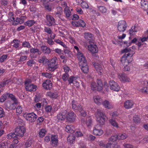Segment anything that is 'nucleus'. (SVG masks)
<instances>
[{"label": "nucleus", "instance_id": "obj_1", "mask_svg": "<svg viewBox=\"0 0 148 148\" xmlns=\"http://www.w3.org/2000/svg\"><path fill=\"white\" fill-rule=\"evenodd\" d=\"M48 69L51 71H53L58 67V59L56 57H54L47 62Z\"/></svg>", "mask_w": 148, "mask_h": 148}, {"label": "nucleus", "instance_id": "obj_2", "mask_svg": "<svg viewBox=\"0 0 148 148\" xmlns=\"http://www.w3.org/2000/svg\"><path fill=\"white\" fill-rule=\"evenodd\" d=\"M79 65L82 72L87 74L88 72V67L87 65V61L85 57L80 58H79Z\"/></svg>", "mask_w": 148, "mask_h": 148}, {"label": "nucleus", "instance_id": "obj_3", "mask_svg": "<svg viewBox=\"0 0 148 148\" xmlns=\"http://www.w3.org/2000/svg\"><path fill=\"white\" fill-rule=\"evenodd\" d=\"M26 131L25 128L23 126H19L15 129V132L17 136L23 137Z\"/></svg>", "mask_w": 148, "mask_h": 148}, {"label": "nucleus", "instance_id": "obj_4", "mask_svg": "<svg viewBox=\"0 0 148 148\" xmlns=\"http://www.w3.org/2000/svg\"><path fill=\"white\" fill-rule=\"evenodd\" d=\"M25 88L27 91H34L36 90V86L31 84L29 80L26 81L25 82Z\"/></svg>", "mask_w": 148, "mask_h": 148}, {"label": "nucleus", "instance_id": "obj_5", "mask_svg": "<svg viewBox=\"0 0 148 148\" xmlns=\"http://www.w3.org/2000/svg\"><path fill=\"white\" fill-rule=\"evenodd\" d=\"M24 116L30 123L34 122L37 117V115L34 112L25 114Z\"/></svg>", "mask_w": 148, "mask_h": 148}, {"label": "nucleus", "instance_id": "obj_6", "mask_svg": "<svg viewBox=\"0 0 148 148\" xmlns=\"http://www.w3.org/2000/svg\"><path fill=\"white\" fill-rule=\"evenodd\" d=\"M127 27V23L125 21L122 20L118 22L117 28L118 30L120 32L124 31Z\"/></svg>", "mask_w": 148, "mask_h": 148}, {"label": "nucleus", "instance_id": "obj_7", "mask_svg": "<svg viewBox=\"0 0 148 148\" xmlns=\"http://www.w3.org/2000/svg\"><path fill=\"white\" fill-rule=\"evenodd\" d=\"M109 86L110 89L114 91H118L120 89V87L118 84L113 80L109 81Z\"/></svg>", "mask_w": 148, "mask_h": 148}, {"label": "nucleus", "instance_id": "obj_8", "mask_svg": "<svg viewBox=\"0 0 148 148\" xmlns=\"http://www.w3.org/2000/svg\"><path fill=\"white\" fill-rule=\"evenodd\" d=\"M66 114V118L67 121L72 123L75 121L76 118V114L74 112H69Z\"/></svg>", "mask_w": 148, "mask_h": 148}, {"label": "nucleus", "instance_id": "obj_9", "mask_svg": "<svg viewBox=\"0 0 148 148\" xmlns=\"http://www.w3.org/2000/svg\"><path fill=\"white\" fill-rule=\"evenodd\" d=\"M47 21L46 23L47 25L51 26L55 24V20L53 17L50 15H47L46 16Z\"/></svg>", "mask_w": 148, "mask_h": 148}, {"label": "nucleus", "instance_id": "obj_10", "mask_svg": "<svg viewBox=\"0 0 148 148\" xmlns=\"http://www.w3.org/2000/svg\"><path fill=\"white\" fill-rule=\"evenodd\" d=\"M81 122L84 125H86L88 127L90 126L92 124L91 118L90 116H88L86 118H82Z\"/></svg>", "mask_w": 148, "mask_h": 148}, {"label": "nucleus", "instance_id": "obj_11", "mask_svg": "<svg viewBox=\"0 0 148 148\" xmlns=\"http://www.w3.org/2000/svg\"><path fill=\"white\" fill-rule=\"evenodd\" d=\"M127 54H125L121 58V62L124 65L128 64L132 62V58H130L128 60V56H127Z\"/></svg>", "mask_w": 148, "mask_h": 148}, {"label": "nucleus", "instance_id": "obj_12", "mask_svg": "<svg viewBox=\"0 0 148 148\" xmlns=\"http://www.w3.org/2000/svg\"><path fill=\"white\" fill-rule=\"evenodd\" d=\"M66 110H64L61 111L57 115V118L59 121L64 120L66 118L65 115L67 114Z\"/></svg>", "mask_w": 148, "mask_h": 148}, {"label": "nucleus", "instance_id": "obj_13", "mask_svg": "<svg viewBox=\"0 0 148 148\" xmlns=\"http://www.w3.org/2000/svg\"><path fill=\"white\" fill-rule=\"evenodd\" d=\"M42 86L45 89L50 90L52 87V82L49 79H47L43 82Z\"/></svg>", "mask_w": 148, "mask_h": 148}, {"label": "nucleus", "instance_id": "obj_14", "mask_svg": "<svg viewBox=\"0 0 148 148\" xmlns=\"http://www.w3.org/2000/svg\"><path fill=\"white\" fill-rule=\"evenodd\" d=\"M50 144L53 147L57 146L58 144V136L56 135H51Z\"/></svg>", "mask_w": 148, "mask_h": 148}, {"label": "nucleus", "instance_id": "obj_15", "mask_svg": "<svg viewBox=\"0 0 148 148\" xmlns=\"http://www.w3.org/2000/svg\"><path fill=\"white\" fill-rule=\"evenodd\" d=\"M99 125H97L93 128V134L96 136H101L103 133V131L100 129L98 128Z\"/></svg>", "mask_w": 148, "mask_h": 148}, {"label": "nucleus", "instance_id": "obj_16", "mask_svg": "<svg viewBox=\"0 0 148 148\" xmlns=\"http://www.w3.org/2000/svg\"><path fill=\"white\" fill-rule=\"evenodd\" d=\"M17 103L15 102L12 103L10 102H8L5 104V106L7 109L11 110H14L16 108V105Z\"/></svg>", "mask_w": 148, "mask_h": 148}, {"label": "nucleus", "instance_id": "obj_17", "mask_svg": "<svg viewBox=\"0 0 148 148\" xmlns=\"http://www.w3.org/2000/svg\"><path fill=\"white\" fill-rule=\"evenodd\" d=\"M134 104L133 101L131 100H127L124 103V107L126 109L132 108Z\"/></svg>", "mask_w": 148, "mask_h": 148}, {"label": "nucleus", "instance_id": "obj_18", "mask_svg": "<svg viewBox=\"0 0 148 148\" xmlns=\"http://www.w3.org/2000/svg\"><path fill=\"white\" fill-rule=\"evenodd\" d=\"M88 50L92 53H97L98 52V48L96 45H95L90 44L88 46Z\"/></svg>", "mask_w": 148, "mask_h": 148}, {"label": "nucleus", "instance_id": "obj_19", "mask_svg": "<svg viewBox=\"0 0 148 148\" xmlns=\"http://www.w3.org/2000/svg\"><path fill=\"white\" fill-rule=\"evenodd\" d=\"M119 79L121 81L128 82L130 81V79L123 73L119 75Z\"/></svg>", "mask_w": 148, "mask_h": 148}, {"label": "nucleus", "instance_id": "obj_20", "mask_svg": "<svg viewBox=\"0 0 148 148\" xmlns=\"http://www.w3.org/2000/svg\"><path fill=\"white\" fill-rule=\"evenodd\" d=\"M94 66L99 73H101L103 72L102 66L101 64H98L97 63H95L93 64Z\"/></svg>", "mask_w": 148, "mask_h": 148}, {"label": "nucleus", "instance_id": "obj_21", "mask_svg": "<svg viewBox=\"0 0 148 148\" xmlns=\"http://www.w3.org/2000/svg\"><path fill=\"white\" fill-rule=\"evenodd\" d=\"M84 38L87 40V41L89 42H92L93 41V37L92 34L89 33H86L84 34Z\"/></svg>", "mask_w": 148, "mask_h": 148}, {"label": "nucleus", "instance_id": "obj_22", "mask_svg": "<svg viewBox=\"0 0 148 148\" xmlns=\"http://www.w3.org/2000/svg\"><path fill=\"white\" fill-rule=\"evenodd\" d=\"M40 48L42 51L46 54H49L51 52V49L46 46H42Z\"/></svg>", "mask_w": 148, "mask_h": 148}, {"label": "nucleus", "instance_id": "obj_23", "mask_svg": "<svg viewBox=\"0 0 148 148\" xmlns=\"http://www.w3.org/2000/svg\"><path fill=\"white\" fill-rule=\"evenodd\" d=\"M46 95L51 98L56 99L58 96V93L56 92H47Z\"/></svg>", "mask_w": 148, "mask_h": 148}, {"label": "nucleus", "instance_id": "obj_24", "mask_svg": "<svg viewBox=\"0 0 148 148\" xmlns=\"http://www.w3.org/2000/svg\"><path fill=\"white\" fill-rule=\"evenodd\" d=\"M73 25H75L77 27H84L86 25V23L82 20H80L78 21H75L72 23Z\"/></svg>", "mask_w": 148, "mask_h": 148}, {"label": "nucleus", "instance_id": "obj_25", "mask_svg": "<svg viewBox=\"0 0 148 148\" xmlns=\"http://www.w3.org/2000/svg\"><path fill=\"white\" fill-rule=\"evenodd\" d=\"M98 91H101L103 89V85L101 79H97V80Z\"/></svg>", "mask_w": 148, "mask_h": 148}, {"label": "nucleus", "instance_id": "obj_26", "mask_svg": "<svg viewBox=\"0 0 148 148\" xmlns=\"http://www.w3.org/2000/svg\"><path fill=\"white\" fill-rule=\"evenodd\" d=\"M64 5L66 6L64 10V12L66 15V16L67 17H69L71 14V12L69 10V7L67 6L66 3H64Z\"/></svg>", "mask_w": 148, "mask_h": 148}, {"label": "nucleus", "instance_id": "obj_27", "mask_svg": "<svg viewBox=\"0 0 148 148\" xmlns=\"http://www.w3.org/2000/svg\"><path fill=\"white\" fill-rule=\"evenodd\" d=\"M74 127L72 125H68L66 126L65 128V130L67 132L72 134L74 132Z\"/></svg>", "mask_w": 148, "mask_h": 148}, {"label": "nucleus", "instance_id": "obj_28", "mask_svg": "<svg viewBox=\"0 0 148 148\" xmlns=\"http://www.w3.org/2000/svg\"><path fill=\"white\" fill-rule=\"evenodd\" d=\"M141 7L144 10H147L148 7V1L144 0H141Z\"/></svg>", "mask_w": 148, "mask_h": 148}, {"label": "nucleus", "instance_id": "obj_29", "mask_svg": "<svg viewBox=\"0 0 148 148\" xmlns=\"http://www.w3.org/2000/svg\"><path fill=\"white\" fill-rule=\"evenodd\" d=\"M109 121L111 125L113 127L116 128H119L118 124L116 122L114 119H111L109 120Z\"/></svg>", "mask_w": 148, "mask_h": 148}, {"label": "nucleus", "instance_id": "obj_30", "mask_svg": "<svg viewBox=\"0 0 148 148\" xmlns=\"http://www.w3.org/2000/svg\"><path fill=\"white\" fill-rule=\"evenodd\" d=\"M96 117L97 118L98 117H106V116L105 113L103 112L101 110L98 109L97 112Z\"/></svg>", "mask_w": 148, "mask_h": 148}, {"label": "nucleus", "instance_id": "obj_31", "mask_svg": "<svg viewBox=\"0 0 148 148\" xmlns=\"http://www.w3.org/2000/svg\"><path fill=\"white\" fill-rule=\"evenodd\" d=\"M93 99L95 102L98 105L102 102V99L99 96H94L93 97Z\"/></svg>", "mask_w": 148, "mask_h": 148}, {"label": "nucleus", "instance_id": "obj_32", "mask_svg": "<svg viewBox=\"0 0 148 148\" xmlns=\"http://www.w3.org/2000/svg\"><path fill=\"white\" fill-rule=\"evenodd\" d=\"M97 120L99 125H102L104 124L105 121V117H98L97 118Z\"/></svg>", "mask_w": 148, "mask_h": 148}, {"label": "nucleus", "instance_id": "obj_33", "mask_svg": "<svg viewBox=\"0 0 148 148\" xmlns=\"http://www.w3.org/2000/svg\"><path fill=\"white\" fill-rule=\"evenodd\" d=\"M74 48L76 50L77 53V58L78 59H79V58H83V57H84V56L83 53H82V52L79 51V49L78 47L77 46H75L74 47Z\"/></svg>", "mask_w": 148, "mask_h": 148}, {"label": "nucleus", "instance_id": "obj_34", "mask_svg": "<svg viewBox=\"0 0 148 148\" xmlns=\"http://www.w3.org/2000/svg\"><path fill=\"white\" fill-rule=\"evenodd\" d=\"M23 16L21 17L20 18H16V22L17 23H15V22H13L12 23V25H16L18 24V23L21 24L24 22V20L23 18Z\"/></svg>", "mask_w": 148, "mask_h": 148}, {"label": "nucleus", "instance_id": "obj_35", "mask_svg": "<svg viewBox=\"0 0 148 148\" xmlns=\"http://www.w3.org/2000/svg\"><path fill=\"white\" fill-rule=\"evenodd\" d=\"M103 106L105 108L108 109H110L112 108V106H111L109 102L107 100H105L102 102Z\"/></svg>", "mask_w": 148, "mask_h": 148}, {"label": "nucleus", "instance_id": "obj_36", "mask_svg": "<svg viewBox=\"0 0 148 148\" xmlns=\"http://www.w3.org/2000/svg\"><path fill=\"white\" fill-rule=\"evenodd\" d=\"M8 20L10 22L13 21L15 22V18L14 16V14L12 12H10L8 14Z\"/></svg>", "mask_w": 148, "mask_h": 148}, {"label": "nucleus", "instance_id": "obj_37", "mask_svg": "<svg viewBox=\"0 0 148 148\" xmlns=\"http://www.w3.org/2000/svg\"><path fill=\"white\" fill-rule=\"evenodd\" d=\"M7 96L8 98H10L14 101V102L16 103H18L17 99L15 98V96L12 94L7 93Z\"/></svg>", "mask_w": 148, "mask_h": 148}, {"label": "nucleus", "instance_id": "obj_38", "mask_svg": "<svg viewBox=\"0 0 148 148\" xmlns=\"http://www.w3.org/2000/svg\"><path fill=\"white\" fill-rule=\"evenodd\" d=\"M35 23V21L34 20H29L24 23L25 25L29 27L32 26Z\"/></svg>", "mask_w": 148, "mask_h": 148}, {"label": "nucleus", "instance_id": "obj_39", "mask_svg": "<svg viewBox=\"0 0 148 148\" xmlns=\"http://www.w3.org/2000/svg\"><path fill=\"white\" fill-rule=\"evenodd\" d=\"M117 139L119 140H123L126 138L127 137V135L125 134H119L117 135Z\"/></svg>", "mask_w": 148, "mask_h": 148}, {"label": "nucleus", "instance_id": "obj_40", "mask_svg": "<svg viewBox=\"0 0 148 148\" xmlns=\"http://www.w3.org/2000/svg\"><path fill=\"white\" fill-rule=\"evenodd\" d=\"M75 138L73 135L69 136L67 138V141L70 143L73 144L75 140Z\"/></svg>", "mask_w": 148, "mask_h": 148}, {"label": "nucleus", "instance_id": "obj_41", "mask_svg": "<svg viewBox=\"0 0 148 148\" xmlns=\"http://www.w3.org/2000/svg\"><path fill=\"white\" fill-rule=\"evenodd\" d=\"M71 104L72 108L73 110H77V103L76 101L73 100L72 101Z\"/></svg>", "mask_w": 148, "mask_h": 148}, {"label": "nucleus", "instance_id": "obj_42", "mask_svg": "<svg viewBox=\"0 0 148 148\" xmlns=\"http://www.w3.org/2000/svg\"><path fill=\"white\" fill-rule=\"evenodd\" d=\"M48 60V59L45 56H43L39 58L38 61V62L40 63H44L45 62H47Z\"/></svg>", "mask_w": 148, "mask_h": 148}, {"label": "nucleus", "instance_id": "obj_43", "mask_svg": "<svg viewBox=\"0 0 148 148\" xmlns=\"http://www.w3.org/2000/svg\"><path fill=\"white\" fill-rule=\"evenodd\" d=\"M77 78L74 76H71L67 80L69 84L73 83L74 81L76 80Z\"/></svg>", "mask_w": 148, "mask_h": 148}, {"label": "nucleus", "instance_id": "obj_44", "mask_svg": "<svg viewBox=\"0 0 148 148\" xmlns=\"http://www.w3.org/2000/svg\"><path fill=\"white\" fill-rule=\"evenodd\" d=\"M90 87L92 90H98V87L96 84V83L94 82H92L91 83Z\"/></svg>", "mask_w": 148, "mask_h": 148}, {"label": "nucleus", "instance_id": "obj_45", "mask_svg": "<svg viewBox=\"0 0 148 148\" xmlns=\"http://www.w3.org/2000/svg\"><path fill=\"white\" fill-rule=\"evenodd\" d=\"M30 52L32 54H34L36 53H37L39 54L40 51L38 49L32 48L30 49Z\"/></svg>", "mask_w": 148, "mask_h": 148}, {"label": "nucleus", "instance_id": "obj_46", "mask_svg": "<svg viewBox=\"0 0 148 148\" xmlns=\"http://www.w3.org/2000/svg\"><path fill=\"white\" fill-rule=\"evenodd\" d=\"M54 41L57 43L62 46L64 48H66V46L64 43L61 41L59 39H55L54 40Z\"/></svg>", "mask_w": 148, "mask_h": 148}, {"label": "nucleus", "instance_id": "obj_47", "mask_svg": "<svg viewBox=\"0 0 148 148\" xmlns=\"http://www.w3.org/2000/svg\"><path fill=\"white\" fill-rule=\"evenodd\" d=\"M69 76V75L68 73H64L62 75V79L64 81H66L68 79Z\"/></svg>", "mask_w": 148, "mask_h": 148}, {"label": "nucleus", "instance_id": "obj_48", "mask_svg": "<svg viewBox=\"0 0 148 148\" xmlns=\"http://www.w3.org/2000/svg\"><path fill=\"white\" fill-rule=\"evenodd\" d=\"M8 98L7 93L3 94L0 98V102L3 103Z\"/></svg>", "mask_w": 148, "mask_h": 148}, {"label": "nucleus", "instance_id": "obj_49", "mask_svg": "<svg viewBox=\"0 0 148 148\" xmlns=\"http://www.w3.org/2000/svg\"><path fill=\"white\" fill-rule=\"evenodd\" d=\"M8 56L7 54H4L0 57V62L2 63L4 62Z\"/></svg>", "mask_w": 148, "mask_h": 148}, {"label": "nucleus", "instance_id": "obj_50", "mask_svg": "<svg viewBox=\"0 0 148 148\" xmlns=\"http://www.w3.org/2000/svg\"><path fill=\"white\" fill-rule=\"evenodd\" d=\"M17 136L15 132L14 133H11L7 135L8 138L10 139L14 138Z\"/></svg>", "mask_w": 148, "mask_h": 148}, {"label": "nucleus", "instance_id": "obj_51", "mask_svg": "<svg viewBox=\"0 0 148 148\" xmlns=\"http://www.w3.org/2000/svg\"><path fill=\"white\" fill-rule=\"evenodd\" d=\"M100 12L102 13H105L106 12V9L103 6H97Z\"/></svg>", "mask_w": 148, "mask_h": 148}, {"label": "nucleus", "instance_id": "obj_52", "mask_svg": "<svg viewBox=\"0 0 148 148\" xmlns=\"http://www.w3.org/2000/svg\"><path fill=\"white\" fill-rule=\"evenodd\" d=\"M140 120V118L138 115H135L133 117V120L135 123H138L139 122Z\"/></svg>", "mask_w": 148, "mask_h": 148}, {"label": "nucleus", "instance_id": "obj_53", "mask_svg": "<svg viewBox=\"0 0 148 148\" xmlns=\"http://www.w3.org/2000/svg\"><path fill=\"white\" fill-rule=\"evenodd\" d=\"M13 42L14 43L13 45L14 47L16 48L19 46L20 41H19L18 40L14 39L13 40Z\"/></svg>", "mask_w": 148, "mask_h": 148}, {"label": "nucleus", "instance_id": "obj_54", "mask_svg": "<svg viewBox=\"0 0 148 148\" xmlns=\"http://www.w3.org/2000/svg\"><path fill=\"white\" fill-rule=\"evenodd\" d=\"M46 131L44 129H42L40 130L39 133V136L40 137H43L45 134Z\"/></svg>", "mask_w": 148, "mask_h": 148}, {"label": "nucleus", "instance_id": "obj_55", "mask_svg": "<svg viewBox=\"0 0 148 148\" xmlns=\"http://www.w3.org/2000/svg\"><path fill=\"white\" fill-rule=\"evenodd\" d=\"M22 111V108L21 106H18L16 108V112L18 115L21 114Z\"/></svg>", "mask_w": 148, "mask_h": 148}, {"label": "nucleus", "instance_id": "obj_56", "mask_svg": "<svg viewBox=\"0 0 148 148\" xmlns=\"http://www.w3.org/2000/svg\"><path fill=\"white\" fill-rule=\"evenodd\" d=\"M42 76L49 79L51 78L52 75V74L47 73H42Z\"/></svg>", "mask_w": 148, "mask_h": 148}, {"label": "nucleus", "instance_id": "obj_57", "mask_svg": "<svg viewBox=\"0 0 148 148\" xmlns=\"http://www.w3.org/2000/svg\"><path fill=\"white\" fill-rule=\"evenodd\" d=\"M5 116V113L3 109L0 107V117L3 118Z\"/></svg>", "mask_w": 148, "mask_h": 148}, {"label": "nucleus", "instance_id": "obj_58", "mask_svg": "<svg viewBox=\"0 0 148 148\" xmlns=\"http://www.w3.org/2000/svg\"><path fill=\"white\" fill-rule=\"evenodd\" d=\"M8 144V143L7 142L2 143L0 144V148H7Z\"/></svg>", "mask_w": 148, "mask_h": 148}, {"label": "nucleus", "instance_id": "obj_59", "mask_svg": "<svg viewBox=\"0 0 148 148\" xmlns=\"http://www.w3.org/2000/svg\"><path fill=\"white\" fill-rule=\"evenodd\" d=\"M140 90L143 93L148 94V88L146 87L142 88Z\"/></svg>", "mask_w": 148, "mask_h": 148}, {"label": "nucleus", "instance_id": "obj_60", "mask_svg": "<svg viewBox=\"0 0 148 148\" xmlns=\"http://www.w3.org/2000/svg\"><path fill=\"white\" fill-rule=\"evenodd\" d=\"M81 5L82 8H88L89 6L86 2L82 1L81 3Z\"/></svg>", "mask_w": 148, "mask_h": 148}, {"label": "nucleus", "instance_id": "obj_61", "mask_svg": "<svg viewBox=\"0 0 148 148\" xmlns=\"http://www.w3.org/2000/svg\"><path fill=\"white\" fill-rule=\"evenodd\" d=\"M22 45L24 47L30 48L31 47L30 44L28 42L25 41L23 42Z\"/></svg>", "mask_w": 148, "mask_h": 148}, {"label": "nucleus", "instance_id": "obj_62", "mask_svg": "<svg viewBox=\"0 0 148 148\" xmlns=\"http://www.w3.org/2000/svg\"><path fill=\"white\" fill-rule=\"evenodd\" d=\"M117 139V135H115L111 136L109 138V141L114 142Z\"/></svg>", "mask_w": 148, "mask_h": 148}, {"label": "nucleus", "instance_id": "obj_63", "mask_svg": "<svg viewBox=\"0 0 148 148\" xmlns=\"http://www.w3.org/2000/svg\"><path fill=\"white\" fill-rule=\"evenodd\" d=\"M35 62L33 60H30L27 62L28 66H32L33 64H35Z\"/></svg>", "mask_w": 148, "mask_h": 148}, {"label": "nucleus", "instance_id": "obj_64", "mask_svg": "<svg viewBox=\"0 0 148 148\" xmlns=\"http://www.w3.org/2000/svg\"><path fill=\"white\" fill-rule=\"evenodd\" d=\"M123 145L125 148H134L133 145L130 144H125Z\"/></svg>", "mask_w": 148, "mask_h": 148}]
</instances>
